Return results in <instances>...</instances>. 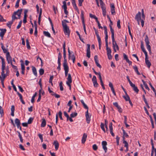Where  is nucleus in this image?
Instances as JSON below:
<instances>
[{"label":"nucleus","instance_id":"nucleus-1","mask_svg":"<svg viewBox=\"0 0 156 156\" xmlns=\"http://www.w3.org/2000/svg\"><path fill=\"white\" fill-rule=\"evenodd\" d=\"M22 9H18L17 11L14 12L12 15V20L9 21L7 23V26L9 28L11 27L12 24L16 19H20L22 12Z\"/></svg>","mask_w":156,"mask_h":156},{"label":"nucleus","instance_id":"nucleus-2","mask_svg":"<svg viewBox=\"0 0 156 156\" xmlns=\"http://www.w3.org/2000/svg\"><path fill=\"white\" fill-rule=\"evenodd\" d=\"M65 46L66 42L65 41L64 42V44L63 45V57L64 58V60L63 63V65H68L67 64V61L66 59V55Z\"/></svg>","mask_w":156,"mask_h":156},{"label":"nucleus","instance_id":"nucleus-3","mask_svg":"<svg viewBox=\"0 0 156 156\" xmlns=\"http://www.w3.org/2000/svg\"><path fill=\"white\" fill-rule=\"evenodd\" d=\"M145 41L146 44L147 48V49L148 50L149 52H151V47L150 45H149L150 42L149 41L148 37L147 35H146L145 37Z\"/></svg>","mask_w":156,"mask_h":156},{"label":"nucleus","instance_id":"nucleus-4","mask_svg":"<svg viewBox=\"0 0 156 156\" xmlns=\"http://www.w3.org/2000/svg\"><path fill=\"white\" fill-rule=\"evenodd\" d=\"M108 121L106 119L105 120V124L102 122L101 123L100 127L101 129L103 131L104 133L106 132V131L105 130L104 126H108Z\"/></svg>","mask_w":156,"mask_h":156},{"label":"nucleus","instance_id":"nucleus-5","mask_svg":"<svg viewBox=\"0 0 156 156\" xmlns=\"http://www.w3.org/2000/svg\"><path fill=\"white\" fill-rule=\"evenodd\" d=\"M112 41L114 50L115 52H116V51L115 48H116L117 50H119V48L116 42L115 41V38L112 39Z\"/></svg>","mask_w":156,"mask_h":156},{"label":"nucleus","instance_id":"nucleus-6","mask_svg":"<svg viewBox=\"0 0 156 156\" xmlns=\"http://www.w3.org/2000/svg\"><path fill=\"white\" fill-rule=\"evenodd\" d=\"M85 116L86 119L87 123L88 124L89 123L90 120V117L91 116V115H89L88 110H87V111L86 112Z\"/></svg>","mask_w":156,"mask_h":156},{"label":"nucleus","instance_id":"nucleus-7","mask_svg":"<svg viewBox=\"0 0 156 156\" xmlns=\"http://www.w3.org/2000/svg\"><path fill=\"white\" fill-rule=\"evenodd\" d=\"M6 60L7 61L8 63L9 64L11 62H12V58L10 55L9 52H8L6 55Z\"/></svg>","mask_w":156,"mask_h":156},{"label":"nucleus","instance_id":"nucleus-8","mask_svg":"<svg viewBox=\"0 0 156 156\" xmlns=\"http://www.w3.org/2000/svg\"><path fill=\"white\" fill-rule=\"evenodd\" d=\"M63 31L65 34L69 36L70 34V30L68 27L63 28Z\"/></svg>","mask_w":156,"mask_h":156},{"label":"nucleus","instance_id":"nucleus-9","mask_svg":"<svg viewBox=\"0 0 156 156\" xmlns=\"http://www.w3.org/2000/svg\"><path fill=\"white\" fill-rule=\"evenodd\" d=\"M107 144V142L105 141H103L102 142V145L103 149L105 151V153H106L107 151V148L106 146Z\"/></svg>","mask_w":156,"mask_h":156},{"label":"nucleus","instance_id":"nucleus-10","mask_svg":"<svg viewBox=\"0 0 156 156\" xmlns=\"http://www.w3.org/2000/svg\"><path fill=\"white\" fill-rule=\"evenodd\" d=\"M0 36L1 37L2 39L3 40L4 36L6 32V30L5 29H0Z\"/></svg>","mask_w":156,"mask_h":156},{"label":"nucleus","instance_id":"nucleus-11","mask_svg":"<svg viewBox=\"0 0 156 156\" xmlns=\"http://www.w3.org/2000/svg\"><path fill=\"white\" fill-rule=\"evenodd\" d=\"M87 56L88 58H90V45L89 44H87Z\"/></svg>","mask_w":156,"mask_h":156},{"label":"nucleus","instance_id":"nucleus-12","mask_svg":"<svg viewBox=\"0 0 156 156\" xmlns=\"http://www.w3.org/2000/svg\"><path fill=\"white\" fill-rule=\"evenodd\" d=\"M37 13H39V15L38 18V23L39 24H40V23L41 20V16L42 13V9L40 8V12H39V9H37Z\"/></svg>","mask_w":156,"mask_h":156},{"label":"nucleus","instance_id":"nucleus-13","mask_svg":"<svg viewBox=\"0 0 156 156\" xmlns=\"http://www.w3.org/2000/svg\"><path fill=\"white\" fill-rule=\"evenodd\" d=\"M64 70H65V74L66 77L68 75V72L69 70V68L68 65H63Z\"/></svg>","mask_w":156,"mask_h":156},{"label":"nucleus","instance_id":"nucleus-14","mask_svg":"<svg viewBox=\"0 0 156 156\" xmlns=\"http://www.w3.org/2000/svg\"><path fill=\"white\" fill-rule=\"evenodd\" d=\"M94 60L95 64L99 68H101V66L99 63L98 60V57L97 55H95L94 57Z\"/></svg>","mask_w":156,"mask_h":156},{"label":"nucleus","instance_id":"nucleus-15","mask_svg":"<svg viewBox=\"0 0 156 156\" xmlns=\"http://www.w3.org/2000/svg\"><path fill=\"white\" fill-rule=\"evenodd\" d=\"M101 9L102 10V14L104 16H106V7L105 5L101 6Z\"/></svg>","mask_w":156,"mask_h":156},{"label":"nucleus","instance_id":"nucleus-16","mask_svg":"<svg viewBox=\"0 0 156 156\" xmlns=\"http://www.w3.org/2000/svg\"><path fill=\"white\" fill-rule=\"evenodd\" d=\"M110 7H111V11L112 15H114L115 12V6L114 4L113 3L111 4H110Z\"/></svg>","mask_w":156,"mask_h":156},{"label":"nucleus","instance_id":"nucleus-17","mask_svg":"<svg viewBox=\"0 0 156 156\" xmlns=\"http://www.w3.org/2000/svg\"><path fill=\"white\" fill-rule=\"evenodd\" d=\"M113 105L115 106L117 109H118L119 112H122V109L121 108V107L118 105V103L117 102H115L114 103H113Z\"/></svg>","mask_w":156,"mask_h":156},{"label":"nucleus","instance_id":"nucleus-18","mask_svg":"<svg viewBox=\"0 0 156 156\" xmlns=\"http://www.w3.org/2000/svg\"><path fill=\"white\" fill-rule=\"evenodd\" d=\"M87 137V135L85 133H84L81 140V142L82 144H84L86 140V139Z\"/></svg>","mask_w":156,"mask_h":156},{"label":"nucleus","instance_id":"nucleus-19","mask_svg":"<svg viewBox=\"0 0 156 156\" xmlns=\"http://www.w3.org/2000/svg\"><path fill=\"white\" fill-rule=\"evenodd\" d=\"M141 13L140 12H139L135 16V19L137 20H140L141 19Z\"/></svg>","mask_w":156,"mask_h":156},{"label":"nucleus","instance_id":"nucleus-20","mask_svg":"<svg viewBox=\"0 0 156 156\" xmlns=\"http://www.w3.org/2000/svg\"><path fill=\"white\" fill-rule=\"evenodd\" d=\"M66 23H69V22L66 20H63L62 21V24L63 28L68 27L66 24Z\"/></svg>","mask_w":156,"mask_h":156},{"label":"nucleus","instance_id":"nucleus-21","mask_svg":"<svg viewBox=\"0 0 156 156\" xmlns=\"http://www.w3.org/2000/svg\"><path fill=\"white\" fill-rule=\"evenodd\" d=\"M53 145L55 146V149L56 151L58 149L59 144L58 141L57 140L54 141L53 142Z\"/></svg>","mask_w":156,"mask_h":156},{"label":"nucleus","instance_id":"nucleus-22","mask_svg":"<svg viewBox=\"0 0 156 156\" xmlns=\"http://www.w3.org/2000/svg\"><path fill=\"white\" fill-rule=\"evenodd\" d=\"M145 63L146 65H147V67L148 68H149L151 65V62L148 59V57L145 58Z\"/></svg>","mask_w":156,"mask_h":156},{"label":"nucleus","instance_id":"nucleus-23","mask_svg":"<svg viewBox=\"0 0 156 156\" xmlns=\"http://www.w3.org/2000/svg\"><path fill=\"white\" fill-rule=\"evenodd\" d=\"M34 27H35V31H34V35L35 36H37V26L36 24V22L35 21L34 22Z\"/></svg>","mask_w":156,"mask_h":156},{"label":"nucleus","instance_id":"nucleus-24","mask_svg":"<svg viewBox=\"0 0 156 156\" xmlns=\"http://www.w3.org/2000/svg\"><path fill=\"white\" fill-rule=\"evenodd\" d=\"M31 67L33 73L36 77L37 76V73L36 68L33 66H32Z\"/></svg>","mask_w":156,"mask_h":156},{"label":"nucleus","instance_id":"nucleus-25","mask_svg":"<svg viewBox=\"0 0 156 156\" xmlns=\"http://www.w3.org/2000/svg\"><path fill=\"white\" fill-rule=\"evenodd\" d=\"M17 94L19 96V97H20V101H21V102L23 104H25V102L23 99V96H22V95L20 93H19L18 92H17Z\"/></svg>","mask_w":156,"mask_h":156},{"label":"nucleus","instance_id":"nucleus-26","mask_svg":"<svg viewBox=\"0 0 156 156\" xmlns=\"http://www.w3.org/2000/svg\"><path fill=\"white\" fill-rule=\"evenodd\" d=\"M72 79L71 75L70 74H68V77L67 78V81L66 82V83H72Z\"/></svg>","mask_w":156,"mask_h":156},{"label":"nucleus","instance_id":"nucleus-27","mask_svg":"<svg viewBox=\"0 0 156 156\" xmlns=\"http://www.w3.org/2000/svg\"><path fill=\"white\" fill-rule=\"evenodd\" d=\"M68 52L69 54V59H73V58H76L75 56L74 55V54H73L72 55H71V52H70L69 49V48H68Z\"/></svg>","mask_w":156,"mask_h":156},{"label":"nucleus","instance_id":"nucleus-28","mask_svg":"<svg viewBox=\"0 0 156 156\" xmlns=\"http://www.w3.org/2000/svg\"><path fill=\"white\" fill-rule=\"evenodd\" d=\"M110 31L112 34V39L115 38V35L114 33V30L113 29L112 27H110Z\"/></svg>","mask_w":156,"mask_h":156},{"label":"nucleus","instance_id":"nucleus-29","mask_svg":"<svg viewBox=\"0 0 156 156\" xmlns=\"http://www.w3.org/2000/svg\"><path fill=\"white\" fill-rule=\"evenodd\" d=\"M133 69H134L135 72L136 73L137 75H140V74L138 70V68L136 65H135L133 67Z\"/></svg>","mask_w":156,"mask_h":156},{"label":"nucleus","instance_id":"nucleus-30","mask_svg":"<svg viewBox=\"0 0 156 156\" xmlns=\"http://www.w3.org/2000/svg\"><path fill=\"white\" fill-rule=\"evenodd\" d=\"M80 102L82 104L83 107L87 109V110H88V108L87 105L85 103L83 100H80Z\"/></svg>","mask_w":156,"mask_h":156},{"label":"nucleus","instance_id":"nucleus-31","mask_svg":"<svg viewBox=\"0 0 156 156\" xmlns=\"http://www.w3.org/2000/svg\"><path fill=\"white\" fill-rule=\"evenodd\" d=\"M46 124V121L45 119H43L42 121L41 122V127H44Z\"/></svg>","mask_w":156,"mask_h":156},{"label":"nucleus","instance_id":"nucleus-32","mask_svg":"<svg viewBox=\"0 0 156 156\" xmlns=\"http://www.w3.org/2000/svg\"><path fill=\"white\" fill-rule=\"evenodd\" d=\"M124 123L125 125L126 126V128H128L129 126L127 123V117L126 116H124Z\"/></svg>","mask_w":156,"mask_h":156},{"label":"nucleus","instance_id":"nucleus-33","mask_svg":"<svg viewBox=\"0 0 156 156\" xmlns=\"http://www.w3.org/2000/svg\"><path fill=\"white\" fill-rule=\"evenodd\" d=\"M17 132L18 133V136L20 138V142L21 143H23V138L22 137L21 134H20V133L19 131H17Z\"/></svg>","mask_w":156,"mask_h":156},{"label":"nucleus","instance_id":"nucleus-34","mask_svg":"<svg viewBox=\"0 0 156 156\" xmlns=\"http://www.w3.org/2000/svg\"><path fill=\"white\" fill-rule=\"evenodd\" d=\"M1 75L2 77V78H1V80H4L5 78L8 75H6V74L5 73V72H3V73H2V72L1 73Z\"/></svg>","mask_w":156,"mask_h":156},{"label":"nucleus","instance_id":"nucleus-35","mask_svg":"<svg viewBox=\"0 0 156 156\" xmlns=\"http://www.w3.org/2000/svg\"><path fill=\"white\" fill-rule=\"evenodd\" d=\"M90 17L92 18H94V19L96 21H98V18L94 15H93L91 14V13L90 14H89Z\"/></svg>","mask_w":156,"mask_h":156},{"label":"nucleus","instance_id":"nucleus-36","mask_svg":"<svg viewBox=\"0 0 156 156\" xmlns=\"http://www.w3.org/2000/svg\"><path fill=\"white\" fill-rule=\"evenodd\" d=\"M123 97L126 101H129L130 100L129 96L127 94H126V96H123Z\"/></svg>","mask_w":156,"mask_h":156},{"label":"nucleus","instance_id":"nucleus-37","mask_svg":"<svg viewBox=\"0 0 156 156\" xmlns=\"http://www.w3.org/2000/svg\"><path fill=\"white\" fill-rule=\"evenodd\" d=\"M81 18L82 20V23L84 22L83 12V10H81Z\"/></svg>","mask_w":156,"mask_h":156},{"label":"nucleus","instance_id":"nucleus-38","mask_svg":"<svg viewBox=\"0 0 156 156\" xmlns=\"http://www.w3.org/2000/svg\"><path fill=\"white\" fill-rule=\"evenodd\" d=\"M5 69V62H2V72L4 71V70Z\"/></svg>","mask_w":156,"mask_h":156},{"label":"nucleus","instance_id":"nucleus-39","mask_svg":"<svg viewBox=\"0 0 156 156\" xmlns=\"http://www.w3.org/2000/svg\"><path fill=\"white\" fill-rule=\"evenodd\" d=\"M43 34L45 36L48 37H51L50 34L48 32L44 31L43 32Z\"/></svg>","mask_w":156,"mask_h":156},{"label":"nucleus","instance_id":"nucleus-40","mask_svg":"<svg viewBox=\"0 0 156 156\" xmlns=\"http://www.w3.org/2000/svg\"><path fill=\"white\" fill-rule=\"evenodd\" d=\"M27 47L28 49H30V43L29 42L28 39H27L26 40Z\"/></svg>","mask_w":156,"mask_h":156},{"label":"nucleus","instance_id":"nucleus-41","mask_svg":"<svg viewBox=\"0 0 156 156\" xmlns=\"http://www.w3.org/2000/svg\"><path fill=\"white\" fill-rule=\"evenodd\" d=\"M63 5L62 6V8L64 9H67L66 3L65 1H63L62 2Z\"/></svg>","mask_w":156,"mask_h":156},{"label":"nucleus","instance_id":"nucleus-42","mask_svg":"<svg viewBox=\"0 0 156 156\" xmlns=\"http://www.w3.org/2000/svg\"><path fill=\"white\" fill-rule=\"evenodd\" d=\"M133 88V90L137 93H138L139 92V90L137 88V87H136L135 85L133 87H132Z\"/></svg>","mask_w":156,"mask_h":156},{"label":"nucleus","instance_id":"nucleus-43","mask_svg":"<svg viewBox=\"0 0 156 156\" xmlns=\"http://www.w3.org/2000/svg\"><path fill=\"white\" fill-rule=\"evenodd\" d=\"M123 131V136H124L125 137L128 138L129 136L127 133L125 132V130L123 129H122Z\"/></svg>","mask_w":156,"mask_h":156},{"label":"nucleus","instance_id":"nucleus-44","mask_svg":"<svg viewBox=\"0 0 156 156\" xmlns=\"http://www.w3.org/2000/svg\"><path fill=\"white\" fill-rule=\"evenodd\" d=\"M37 94V93L35 92V93L34 94L33 96L32 97V98L31 100V102L32 103H33L34 101V99L35 97L36 96Z\"/></svg>","mask_w":156,"mask_h":156},{"label":"nucleus","instance_id":"nucleus-45","mask_svg":"<svg viewBox=\"0 0 156 156\" xmlns=\"http://www.w3.org/2000/svg\"><path fill=\"white\" fill-rule=\"evenodd\" d=\"M95 33L97 38L98 40V41L101 40V38L98 34V30H95Z\"/></svg>","mask_w":156,"mask_h":156},{"label":"nucleus","instance_id":"nucleus-46","mask_svg":"<svg viewBox=\"0 0 156 156\" xmlns=\"http://www.w3.org/2000/svg\"><path fill=\"white\" fill-rule=\"evenodd\" d=\"M62 57V56L61 54L59 52L58 54V62H61V60Z\"/></svg>","mask_w":156,"mask_h":156},{"label":"nucleus","instance_id":"nucleus-47","mask_svg":"<svg viewBox=\"0 0 156 156\" xmlns=\"http://www.w3.org/2000/svg\"><path fill=\"white\" fill-rule=\"evenodd\" d=\"M76 33L77 34V35L78 36L79 39L83 43H84V42L83 41V39L81 38L80 35L79 34V32L78 31H76Z\"/></svg>","mask_w":156,"mask_h":156},{"label":"nucleus","instance_id":"nucleus-48","mask_svg":"<svg viewBox=\"0 0 156 156\" xmlns=\"http://www.w3.org/2000/svg\"><path fill=\"white\" fill-rule=\"evenodd\" d=\"M60 90L61 91H63V87L62 86V82L61 81L59 84Z\"/></svg>","mask_w":156,"mask_h":156},{"label":"nucleus","instance_id":"nucleus-49","mask_svg":"<svg viewBox=\"0 0 156 156\" xmlns=\"http://www.w3.org/2000/svg\"><path fill=\"white\" fill-rule=\"evenodd\" d=\"M33 120H34L33 118L32 117H30L28 119L27 123H28V124H30L32 123Z\"/></svg>","mask_w":156,"mask_h":156},{"label":"nucleus","instance_id":"nucleus-50","mask_svg":"<svg viewBox=\"0 0 156 156\" xmlns=\"http://www.w3.org/2000/svg\"><path fill=\"white\" fill-rule=\"evenodd\" d=\"M15 122L16 125L20 124H21L20 120L18 118L15 119Z\"/></svg>","mask_w":156,"mask_h":156},{"label":"nucleus","instance_id":"nucleus-51","mask_svg":"<svg viewBox=\"0 0 156 156\" xmlns=\"http://www.w3.org/2000/svg\"><path fill=\"white\" fill-rule=\"evenodd\" d=\"M110 133L111 134L112 136H114L115 134L113 132V128L112 127H109Z\"/></svg>","mask_w":156,"mask_h":156},{"label":"nucleus","instance_id":"nucleus-52","mask_svg":"<svg viewBox=\"0 0 156 156\" xmlns=\"http://www.w3.org/2000/svg\"><path fill=\"white\" fill-rule=\"evenodd\" d=\"M103 28L104 30V33L105 34V35H108L107 27L106 26H104Z\"/></svg>","mask_w":156,"mask_h":156},{"label":"nucleus","instance_id":"nucleus-53","mask_svg":"<svg viewBox=\"0 0 156 156\" xmlns=\"http://www.w3.org/2000/svg\"><path fill=\"white\" fill-rule=\"evenodd\" d=\"M77 115V112H76L74 113H72L70 115V117L71 118H74L76 117Z\"/></svg>","mask_w":156,"mask_h":156},{"label":"nucleus","instance_id":"nucleus-54","mask_svg":"<svg viewBox=\"0 0 156 156\" xmlns=\"http://www.w3.org/2000/svg\"><path fill=\"white\" fill-rule=\"evenodd\" d=\"M82 23L83 25V30L84 31V32H85V34H87V33L86 31V26H85V22H82Z\"/></svg>","mask_w":156,"mask_h":156},{"label":"nucleus","instance_id":"nucleus-55","mask_svg":"<svg viewBox=\"0 0 156 156\" xmlns=\"http://www.w3.org/2000/svg\"><path fill=\"white\" fill-rule=\"evenodd\" d=\"M84 0H78V5L80 6H81L82 5V3L83 2Z\"/></svg>","mask_w":156,"mask_h":156},{"label":"nucleus","instance_id":"nucleus-56","mask_svg":"<svg viewBox=\"0 0 156 156\" xmlns=\"http://www.w3.org/2000/svg\"><path fill=\"white\" fill-rule=\"evenodd\" d=\"M73 6L74 9L78 13V14H79L80 13V11H79V9L77 7L76 5Z\"/></svg>","mask_w":156,"mask_h":156},{"label":"nucleus","instance_id":"nucleus-57","mask_svg":"<svg viewBox=\"0 0 156 156\" xmlns=\"http://www.w3.org/2000/svg\"><path fill=\"white\" fill-rule=\"evenodd\" d=\"M39 72L40 75H42L44 74V69H41L39 70Z\"/></svg>","mask_w":156,"mask_h":156},{"label":"nucleus","instance_id":"nucleus-58","mask_svg":"<svg viewBox=\"0 0 156 156\" xmlns=\"http://www.w3.org/2000/svg\"><path fill=\"white\" fill-rule=\"evenodd\" d=\"M22 62V63H21V68L22 70H25V67L24 63H23V62L22 60H21V61Z\"/></svg>","mask_w":156,"mask_h":156},{"label":"nucleus","instance_id":"nucleus-59","mask_svg":"<svg viewBox=\"0 0 156 156\" xmlns=\"http://www.w3.org/2000/svg\"><path fill=\"white\" fill-rule=\"evenodd\" d=\"M62 112H61V111H59V112L58 113V115L59 116V117L60 119L61 120H63V119L62 117Z\"/></svg>","mask_w":156,"mask_h":156},{"label":"nucleus","instance_id":"nucleus-60","mask_svg":"<svg viewBox=\"0 0 156 156\" xmlns=\"http://www.w3.org/2000/svg\"><path fill=\"white\" fill-rule=\"evenodd\" d=\"M11 65L12 66V67L13 69L14 70H15L16 71H17L18 70V68L16 66L13 65L12 64V62H11Z\"/></svg>","mask_w":156,"mask_h":156},{"label":"nucleus","instance_id":"nucleus-61","mask_svg":"<svg viewBox=\"0 0 156 156\" xmlns=\"http://www.w3.org/2000/svg\"><path fill=\"white\" fill-rule=\"evenodd\" d=\"M123 56L124 59H125L126 61L129 60L127 55L125 53L123 54Z\"/></svg>","mask_w":156,"mask_h":156},{"label":"nucleus","instance_id":"nucleus-62","mask_svg":"<svg viewBox=\"0 0 156 156\" xmlns=\"http://www.w3.org/2000/svg\"><path fill=\"white\" fill-rule=\"evenodd\" d=\"M120 23V21L119 20L117 21V26L119 29H120L121 28Z\"/></svg>","mask_w":156,"mask_h":156},{"label":"nucleus","instance_id":"nucleus-63","mask_svg":"<svg viewBox=\"0 0 156 156\" xmlns=\"http://www.w3.org/2000/svg\"><path fill=\"white\" fill-rule=\"evenodd\" d=\"M92 148L93 149L94 151H96L98 148V146H97V145L96 144H94L92 146Z\"/></svg>","mask_w":156,"mask_h":156},{"label":"nucleus","instance_id":"nucleus-64","mask_svg":"<svg viewBox=\"0 0 156 156\" xmlns=\"http://www.w3.org/2000/svg\"><path fill=\"white\" fill-rule=\"evenodd\" d=\"M94 86L95 87H97L98 86V84L97 83V81H94L93 82Z\"/></svg>","mask_w":156,"mask_h":156}]
</instances>
